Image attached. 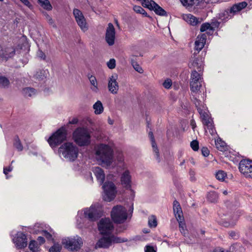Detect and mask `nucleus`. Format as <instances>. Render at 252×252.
I'll list each match as a JSON object with an SVG mask.
<instances>
[{
  "label": "nucleus",
  "mask_w": 252,
  "mask_h": 252,
  "mask_svg": "<svg viewBox=\"0 0 252 252\" xmlns=\"http://www.w3.org/2000/svg\"><path fill=\"white\" fill-rule=\"evenodd\" d=\"M95 114H100L103 111V107L100 101H97L93 105Z\"/></svg>",
  "instance_id": "29"
},
{
  "label": "nucleus",
  "mask_w": 252,
  "mask_h": 252,
  "mask_svg": "<svg viewBox=\"0 0 252 252\" xmlns=\"http://www.w3.org/2000/svg\"><path fill=\"white\" fill-rule=\"evenodd\" d=\"M88 78L91 85L92 86L91 88V90L94 92H98V88L97 86V82L95 77L92 75H88Z\"/></svg>",
  "instance_id": "27"
},
{
  "label": "nucleus",
  "mask_w": 252,
  "mask_h": 252,
  "mask_svg": "<svg viewBox=\"0 0 252 252\" xmlns=\"http://www.w3.org/2000/svg\"><path fill=\"white\" fill-rule=\"evenodd\" d=\"M102 189L104 191L103 199L110 202L116 197L117 190L115 185L111 181H106L103 184Z\"/></svg>",
  "instance_id": "7"
},
{
  "label": "nucleus",
  "mask_w": 252,
  "mask_h": 252,
  "mask_svg": "<svg viewBox=\"0 0 252 252\" xmlns=\"http://www.w3.org/2000/svg\"><path fill=\"white\" fill-rule=\"evenodd\" d=\"M52 230H51L50 232H47L46 230H44L43 231V235L48 239V240H52Z\"/></svg>",
  "instance_id": "52"
},
{
  "label": "nucleus",
  "mask_w": 252,
  "mask_h": 252,
  "mask_svg": "<svg viewBox=\"0 0 252 252\" xmlns=\"http://www.w3.org/2000/svg\"><path fill=\"white\" fill-rule=\"evenodd\" d=\"M133 9L137 13L141 14L146 17H149L145 10L140 6L135 5L133 6Z\"/></svg>",
  "instance_id": "40"
},
{
  "label": "nucleus",
  "mask_w": 252,
  "mask_h": 252,
  "mask_svg": "<svg viewBox=\"0 0 252 252\" xmlns=\"http://www.w3.org/2000/svg\"><path fill=\"white\" fill-rule=\"evenodd\" d=\"M78 122V120L76 118H73L71 121L69 122V123L70 124H76Z\"/></svg>",
  "instance_id": "62"
},
{
  "label": "nucleus",
  "mask_w": 252,
  "mask_h": 252,
  "mask_svg": "<svg viewBox=\"0 0 252 252\" xmlns=\"http://www.w3.org/2000/svg\"><path fill=\"white\" fill-rule=\"evenodd\" d=\"M46 19H47V20L48 21L49 24L51 25H53V26H54V21L52 19V18L48 14L46 15Z\"/></svg>",
  "instance_id": "59"
},
{
  "label": "nucleus",
  "mask_w": 252,
  "mask_h": 252,
  "mask_svg": "<svg viewBox=\"0 0 252 252\" xmlns=\"http://www.w3.org/2000/svg\"><path fill=\"white\" fill-rule=\"evenodd\" d=\"M215 145L217 148L220 151L223 150L225 147V143L222 141L220 137L215 140Z\"/></svg>",
  "instance_id": "35"
},
{
  "label": "nucleus",
  "mask_w": 252,
  "mask_h": 252,
  "mask_svg": "<svg viewBox=\"0 0 252 252\" xmlns=\"http://www.w3.org/2000/svg\"><path fill=\"white\" fill-rule=\"evenodd\" d=\"M247 5V3L245 1L239 2L233 5L230 9L225 10L223 13L220 14V17L222 19L225 20V18H222V16H226V19H229L232 17L234 14L241 11L245 8Z\"/></svg>",
  "instance_id": "10"
},
{
  "label": "nucleus",
  "mask_w": 252,
  "mask_h": 252,
  "mask_svg": "<svg viewBox=\"0 0 252 252\" xmlns=\"http://www.w3.org/2000/svg\"><path fill=\"white\" fill-rule=\"evenodd\" d=\"M66 130L62 127L49 138L48 142L51 147H56L66 140Z\"/></svg>",
  "instance_id": "5"
},
{
  "label": "nucleus",
  "mask_w": 252,
  "mask_h": 252,
  "mask_svg": "<svg viewBox=\"0 0 252 252\" xmlns=\"http://www.w3.org/2000/svg\"><path fill=\"white\" fill-rule=\"evenodd\" d=\"M46 71L44 70H40L36 72L34 75L35 78L38 80H43L46 77Z\"/></svg>",
  "instance_id": "39"
},
{
  "label": "nucleus",
  "mask_w": 252,
  "mask_h": 252,
  "mask_svg": "<svg viewBox=\"0 0 252 252\" xmlns=\"http://www.w3.org/2000/svg\"><path fill=\"white\" fill-rule=\"evenodd\" d=\"M182 220H181V221L179 220V221H178V222H179V223L180 228H181V231L182 233H183V231H185L186 226H185V223H183Z\"/></svg>",
  "instance_id": "60"
},
{
  "label": "nucleus",
  "mask_w": 252,
  "mask_h": 252,
  "mask_svg": "<svg viewBox=\"0 0 252 252\" xmlns=\"http://www.w3.org/2000/svg\"><path fill=\"white\" fill-rule=\"evenodd\" d=\"M73 15L75 21L81 30L85 32L88 30V26L83 13L78 9L73 10Z\"/></svg>",
  "instance_id": "12"
},
{
  "label": "nucleus",
  "mask_w": 252,
  "mask_h": 252,
  "mask_svg": "<svg viewBox=\"0 0 252 252\" xmlns=\"http://www.w3.org/2000/svg\"><path fill=\"white\" fill-rule=\"evenodd\" d=\"M201 82L195 83V82H190V89L193 93H197L199 91L201 87Z\"/></svg>",
  "instance_id": "33"
},
{
  "label": "nucleus",
  "mask_w": 252,
  "mask_h": 252,
  "mask_svg": "<svg viewBox=\"0 0 252 252\" xmlns=\"http://www.w3.org/2000/svg\"><path fill=\"white\" fill-rule=\"evenodd\" d=\"M121 183L122 185L126 189H129L131 191V176L128 170L125 171L121 176Z\"/></svg>",
  "instance_id": "18"
},
{
  "label": "nucleus",
  "mask_w": 252,
  "mask_h": 252,
  "mask_svg": "<svg viewBox=\"0 0 252 252\" xmlns=\"http://www.w3.org/2000/svg\"><path fill=\"white\" fill-rule=\"evenodd\" d=\"M172 85V81L170 79H166L163 83V87L166 89H169L170 88Z\"/></svg>",
  "instance_id": "51"
},
{
  "label": "nucleus",
  "mask_w": 252,
  "mask_h": 252,
  "mask_svg": "<svg viewBox=\"0 0 252 252\" xmlns=\"http://www.w3.org/2000/svg\"><path fill=\"white\" fill-rule=\"evenodd\" d=\"M173 210L177 220L181 221L183 220L182 210L179 203L177 200H175L173 202Z\"/></svg>",
  "instance_id": "25"
},
{
  "label": "nucleus",
  "mask_w": 252,
  "mask_h": 252,
  "mask_svg": "<svg viewBox=\"0 0 252 252\" xmlns=\"http://www.w3.org/2000/svg\"><path fill=\"white\" fill-rule=\"evenodd\" d=\"M201 152L204 157H207L209 154V151L206 147H203L201 149Z\"/></svg>",
  "instance_id": "56"
},
{
  "label": "nucleus",
  "mask_w": 252,
  "mask_h": 252,
  "mask_svg": "<svg viewBox=\"0 0 252 252\" xmlns=\"http://www.w3.org/2000/svg\"><path fill=\"white\" fill-rule=\"evenodd\" d=\"M149 135L151 140L152 146V148L153 149V151L155 154L156 158L157 159L158 161L159 162L160 159H159V155L158 150V149L157 144L155 141L153 132H149Z\"/></svg>",
  "instance_id": "26"
},
{
  "label": "nucleus",
  "mask_w": 252,
  "mask_h": 252,
  "mask_svg": "<svg viewBox=\"0 0 252 252\" xmlns=\"http://www.w3.org/2000/svg\"><path fill=\"white\" fill-rule=\"evenodd\" d=\"M183 4L185 5H192L193 4V0H181Z\"/></svg>",
  "instance_id": "54"
},
{
  "label": "nucleus",
  "mask_w": 252,
  "mask_h": 252,
  "mask_svg": "<svg viewBox=\"0 0 252 252\" xmlns=\"http://www.w3.org/2000/svg\"><path fill=\"white\" fill-rule=\"evenodd\" d=\"M196 53L194 54V59L189 62V65L190 68L196 67L198 71H201L203 68V62L202 58H195Z\"/></svg>",
  "instance_id": "24"
},
{
  "label": "nucleus",
  "mask_w": 252,
  "mask_h": 252,
  "mask_svg": "<svg viewBox=\"0 0 252 252\" xmlns=\"http://www.w3.org/2000/svg\"><path fill=\"white\" fill-rule=\"evenodd\" d=\"M98 227L100 232L105 235L111 234L114 230L113 223L108 218L102 219L98 224Z\"/></svg>",
  "instance_id": "9"
},
{
  "label": "nucleus",
  "mask_w": 252,
  "mask_h": 252,
  "mask_svg": "<svg viewBox=\"0 0 252 252\" xmlns=\"http://www.w3.org/2000/svg\"><path fill=\"white\" fill-rule=\"evenodd\" d=\"M13 242L18 249H23L27 246V239L25 234L18 232L13 239Z\"/></svg>",
  "instance_id": "16"
},
{
  "label": "nucleus",
  "mask_w": 252,
  "mask_h": 252,
  "mask_svg": "<svg viewBox=\"0 0 252 252\" xmlns=\"http://www.w3.org/2000/svg\"><path fill=\"white\" fill-rule=\"evenodd\" d=\"M116 38V31L113 25L109 23L106 29L105 40L109 46H112L115 43Z\"/></svg>",
  "instance_id": "15"
},
{
  "label": "nucleus",
  "mask_w": 252,
  "mask_h": 252,
  "mask_svg": "<svg viewBox=\"0 0 252 252\" xmlns=\"http://www.w3.org/2000/svg\"><path fill=\"white\" fill-rule=\"evenodd\" d=\"M206 33H202L198 35L195 42V50L198 53L204 47L206 43Z\"/></svg>",
  "instance_id": "20"
},
{
  "label": "nucleus",
  "mask_w": 252,
  "mask_h": 252,
  "mask_svg": "<svg viewBox=\"0 0 252 252\" xmlns=\"http://www.w3.org/2000/svg\"><path fill=\"white\" fill-rule=\"evenodd\" d=\"M110 236H103L98 240L95 245L96 248H108L111 246Z\"/></svg>",
  "instance_id": "21"
},
{
  "label": "nucleus",
  "mask_w": 252,
  "mask_h": 252,
  "mask_svg": "<svg viewBox=\"0 0 252 252\" xmlns=\"http://www.w3.org/2000/svg\"><path fill=\"white\" fill-rule=\"evenodd\" d=\"M84 214L85 218H88L91 221H94L101 216V213L98 208L92 205L89 208L84 210Z\"/></svg>",
  "instance_id": "14"
},
{
  "label": "nucleus",
  "mask_w": 252,
  "mask_h": 252,
  "mask_svg": "<svg viewBox=\"0 0 252 252\" xmlns=\"http://www.w3.org/2000/svg\"><path fill=\"white\" fill-rule=\"evenodd\" d=\"M23 94L26 97H32L36 94V91L33 88H26L23 90Z\"/></svg>",
  "instance_id": "31"
},
{
  "label": "nucleus",
  "mask_w": 252,
  "mask_h": 252,
  "mask_svg": "<svg viewBox=\"0 0 252 252\" xmlns=\"http://www.w3.org/2000/svg\"><path fill=\"white\" fill-rule=\"evenodd\" d=\"M240 172L246 178H252V161L248 159H243L239 166Z\"/></svg>",
  "instance_id": "13"
},
{
  "label": "nucleus",
  "mask_w": 252,
  "mask_h": 252,
  "mask_svg": "<svg viewBox=\"0 0 252 252\" xmlns=\"http://www.w3.org/2000/svg\"><path fill=\"white\" fill-rule=\"evenodd\" d=\"M13 169V167L11 166H9L8 167H4L3 168V173L5 175H7L8 172H11Z\"/></svg>",
  "instance_id": "58"
},
{
  "label": "nucleus",
  "mask_w": 252,
  "mask_h": 252,
  "mask_svg": "<svg viewBox=\"0 0 252 252\" xmlns=\"http://www.w3.org/2000/svg\"><path fill=\"white\" fill-rule=\"evenodd\" d=\"M219 24V23L218 22H213L212 23V25L208 23H204L201 26L200 31L201 32L206 31V34L212 35L215 31V28L218 27Z\"/></svg>",
  "instance_id": "19"
},
{
  "label": "nucleus",
  "mask_w": 252,
  "mask_h": 252,
  "mask_svg": "<svg viewBox=\"0 0 252 252\" xmlns=\"http://www.w3.org/2000/svg\"><path fill=\"white\" fill-rule=\"evenodd\" d=\"M37 57L41 60H45L46 59L45 54L41 51L39 50L37 52Z\"/></svg>",
  "instance_id": "50"
},
{
  "label": "nucleus",
  "mask_w": 252,
  "mask_h": 252,
  "mask_svg": "<svg viewBox=\"0 0 252 252\" xmlns=\"http://www.w3.org/2000/svg\"><path fill=\"white\" fill-rule=\"evenodd\" d=\"M62 246L59 244H55L49 250V252H60Z\"/></svg>",
  "instance_id": "43"
},
{
  "label": "nucleus",
  "mask_w": 252,
  "mask_h": 252,
  "mask_svg": "<svg viewBox=\"0 0 252 252\" xmlns=\"http://www.w3.org/2000/svg\"><path fill=\"white\" fill-rule=\"evenodd\" d=\"M107 66L110 69H113L116 66V61L114 59H110L107 63Z\"/></svg>",
  "instance_id": "46"
},
{
  "label": "nucleus",
  "mask_w": 252,
  "mask_h": 252,
  "mask_svg": "<svg viewBox=\"0 0 252 252\" xmlns=\"http://www.w3.org/2000/svg\"><path fill=\"white\" fill-rule=\"evenodd\" d=\"M37 240L39 242V243H40V244H43L44 242H45L44 238L43 237H41V236L38 237Z\"/></svg>",
  "instance_id": "61"
},
{
  "label": "nucleus",
  "mask_w": 252,
  "mask_h": 252,
  "mask_svg": "<svg viewBox=\"0 0 252 252\" xmlns=\"http://www.w3.org/2000/svg\"><path fill=\"white\" fill-rule=\"evenodd\" d=\"M111 244H117V243H121L123 242H127V239L125 238H121L120 237H118L115 236L114 235L110 236Z\"/></svg>",
  "instance_id": "30"
},
{
  "label": "nucleus",
  "mask_w": 252,
  "mask_h": 252,
  "mask_svg": "<svg viewBox=\"0 0 252 252\" xmlns=\"http://www.w3.org/2000/svg\"><path fill=\"white\" fill-rule=\"evenodd\" d=\"M118 75L115 73L112 74L108 79V88L112 94H117L119 90V84L117 81Z\"/></svg>",
  "instance_id": "17"
},
{
  "label": "nucleus",
  "mask_w": 252,
  "mask_h": 252,
  "mask_svg": "<svg viewBox=\"0 0 252 252\" xmlns=\"http://www.w3.org/2000/svg\"><path fill=\"white\" fill-rule=\"evenodd\" d=\"M25 5L27 6L30 9L33 8L32 5L30 3L28 0H20Z\"/></svg>",
  "instance_id": "53"
},
{
  "label": "nucleus",
  "mask_w": 252,
  "mask_h": 252,
  "mask_svg": "<svg viewBox=\"0 0 252 252\" xmlns=\"http://www.w3.org/2000/svg\"><path fill=\"white\" fill-rule=\"evenodd\" d=\"M93 171L97 181L100 185H102L105 178L103 170L99 167H95L93 168Z\"/></svg>",
  "instance_id": "23"
},
{
  "label": "nucleus",
  "mask_w": 252,
  "mask_h": 252,
  "mask_svg": "<svg viewBox=\"0 0 252 252\" xmlns=\"http://www.w3.org/2000/svg\"><path fill=\"white\" fill-rule=\"evenodd\" d=\"M59 153L67 160L73 161L78 156L79 149L73 143L66 142L59 148Z\"/></svg>",
  "instance_id": "3"
},
{
  "label": "nucleus",
  "mask_w": 252,
  "mask_h": 252,
  "mask_svg": "<svg viewBox=\"0 0 252 252\" xmlns=\"http://www.w3.org/2000/svg\"><path fill=\"white\" fill-rule=\"evenodd\" d=\"M201 75L195 70L192 72L190 77V82H195V83L202 82Z\"/></svg>",
  "instance_id": "28"
},
{
  "label": "nucleus",
  "mask_w": 252,
  "mask_h": 252,
  "mask_svg": "<svg viewBox=\"0 0 252 252\" xmlns=\"http://www.w3.org/2000/svg\"><path fill=\"white\" fill-rule=\"evenodd\" d=\"M213 252H223V249L220 248H218L215 249Z\"/></svg>",
  "instance_id": "64"
},
{
  "label": "nucleus",
  "mask_w": 252,
  "mask_h": 252,
  "mask_svg": "<svg viewBox=\"0 0 252 252\" xmlns=\"http://www.w3.org/2000/svg\"><path fill=\"white\" fill-rule=\"evenodd\" d=\"M117 160L120 163H123V168H125L126 167V165L124 163V158L123 155H120L117 157Z\"/></svg>",
  "instance_id": "55"
},
{
  "label": "nucleus",
  "mask_w": 252,
  "mask_h": 252,
  "mask_svg": "<svg viewBox=\"0 0 252 252\" xmlns=\"http://www.w3.org/2000/svg\"><path fill=\"white\" fill-rule=\"evenodd\" d=\"M64 247L70 251H77L80 249L83 244L82 238L77 235L73 237H68L62 241Z\"/></svg>",
  "instance_id": "8"
},
{
  "label": "nucleus",
  "mask_w": 252,
  "mask_h": 252,
  "mask_svg": "<svg viewBox=\"0 0 252 252\" xmlns=\"http://www.w3.org/2000/svg\"><path fill=\"white\" fill-rule=\"evenodd\" d=\"M189 179L191 182H195L196 180L195 177V172L192 169H190L189 171Z\"/></svg>",
  "instance_id": "49"
},
{
  "label": "nucleus",
  "mask_w": 252,
  "mask_h": 252,
  "mask_svg": "<svg viewBox=\"0 0 252 252\" xmlns=\"http://www.w3.org/2000/svg\"><path fill=\"white\" fill-rule=\"evenodd\" d=\"M96 159L104 166H110L113 160V150L109 145L99 144L94 147Z\"/></svg>",
  "instance_id": "1"
},
{
  "label": "nucleus",
  "mask_w": 252,
  "mask_h": 252,
  "mask_svg": "<svg viewBox=\"0 0 252 252\" xmlns=\"http://www.w3.org/2000/svg\"><path fill=\"white\" fill-rule=\"evenodd\" d=\"M13 146L18 151H22L23 150V145L18 137H15Z\"/></svg>",
  "instance_id": "36"
},
{
  "label": "nucleus",
  "mask_w": 252,
  "mask_h": 252,
  "mask_svg": "<svg viewBox=\"0 0 252 252\" xmlns=\"http://www.w3.org/2000/svg\"><path fill=\"white\" fill-rule=\"evenodd\" d=\"M145 252H156L154 248L150 246H147L145 248Z\"/></svg>",
  "instance_id": "57"
},
{
  "label": "nucleus",
  "mask_w": 252,
  "mask_h": 252,
  "mask_svg": "<svg viewBox=\"0 0 252 252\" xmlns=\"http://www.w3.org/2000/svg\"><path fill=\"white\" fill-rule=\"evenodd\" d=\"M207 198L211 202H216L218 199V195L215 191H210L207 195Z\"/></svg>",
  "instance_id": "34"
},
{
  "label": "nucleus",
  "mask_w": 252,
  "mask_h": 252,
  "mask_svg": "<svg viewBox=\"0 0 252 252\" xmlns=\"http://www.w3.org/2000/svg\"><path fill=\"white\" fill-rule=\"evenodd\" d=\"M183 18L185 21L192 26H196L202 21V18H197L190 14H185Z\"/></svg>",
  "instance_id": "22"
},
{
  "label": "nucleus",
  "mask_w": 252,
  "mask_h": 252,
  "mask_svg": "<svg viewBox=\"0 0 252 252\" xmlns=\"http://www.w3.org/2000/svg\"><path fill=\"white\" fill-rule=\"evenodd\" d=\"M0 57L5 59L9 57L5 49H4L2 46H0Z\"/></svg>",
  "instance_id": "45"
},
{
  "label": "nucleus",
  "mask_w": 252,
  "mask_h": 252,
  "mask_svg": "<svg viewBox=\"0 0 252 252\" xmlns=\"http://www.w3.org/2000/svg\"><path fill=\"white\" fill-rule=\"evenodd\" d=\"M215 176L217 180L222 182L226 177V173L224 171L219 170L216 172Z\"/></svg>",
  "instance_id": "38"
},
{
  "label": "nucleus",
  "mask_w": 252,
  "mask_h": 252,
  "mask_svg": "<svg viewBox=\"0 0 252 252\" xmlns=\"http://www.w3.org/2000/svg\"><path fill=\"white\" fill-rule=\"evenodd\" d=\"M190 125L192 126V129H193L196 127L195 122L194 120H191L190 121Z\"/></svg>",
  "instance_id": "63"
},
{
  "label": "nucleus",
  "mask_w": 252,
  "mask_h": 252,
  "mask_svg": "<svg viewBox=\"0 0 252 252\" xmlns=\"http://www.w3.org/2000/svg\"><path fill=\"white\" fill-rule=\"evenodd\" d=\"M41 6L47 10H51L52 6L48 0H38Z\"/></svg>",
  "instance_id": "32"
},
{
  "label": "nucleus",
  "mask_w": 252,
  "mask_h": 252,
  "mask_svg": "<svg viewBox=\"0 0 252 252\" xmlns=\"http://www.w3.org/2000/svg\"><path fill=\"white\" fill-rule=\"evenodd\" d=\"M195 99L196 100L195 104L198 113L200 115L203 124L206 127H205L206 132L208 130L211 135H215L217 132L214 127L212 119L209 116L208 113L206 111L205 107L203 103L196 98H195Z\"/></svg>",
  "instance_id": "2"
},
{
  "label": "nucleus",
  "mask_w": 252,
  "mask_h": 252,
  "mask_svg": "<svg viewBox=\"0 0 252 252\" xmlns=\"http://www.w3.org/2000/svg\"><path fill=\"white\" fill-rule=\"evenodd\" d=\"M77 226L78 228H82L84 227V222L85 221V220L83 218H82L80 217L77 216Z\"/></svg>",
  "instance_id": "44"
},
{
  "label": "nucleus",
  "mask_w": 252,
  "mask_h": 252,
  "mask_svg": "<svg viewBox=\"0 0 252 252\" xmlns=\"http://www.w3.org/2000/svg\"><path fill=\"white\" fill-rule=\"evenodd\" d=\"M148 224L150 227H155L157 225V219L155 216L149 217L148 220Z\"/></svg>",
  "instance_id": "41"
},
{
  "label": "nucleus",
  "mask_w": 252,
  "mask_h": 252,
  "mask_svg": "<svg viewBox=\"0 0 252 252\" xmlns=\"http://www.w3.org/2000/svg\"><path fill=\"white\" fill-rule=\"evenodd\" d=\"M190 147L194 151H196L199 149L198 142L197 140H193L190 143Z\"/></svg>",
  "instance_id": "48"
},
{
  "label": "nucleus",
  "mask_w": 252,
  "mask_h": 252,
  "mask_svg": "<svg viewBox=\"0 0 252 252\" xmlns=\"http://www.w3.org/2000/svg\"><path fill=\"white\" fill-rule=\"evenodd\" d=\"M74 142L80 146L89 145L91 143V134L89 131L85 128L79 127L73 133Z\"/></svg>",
  "instance_id": "4"
},
{
  "label": "nucleus",
  "mask_w": 252,
  "mask_h": 252,
  "mask_svg": "<svg viewBox=\"0 0 252 252\" xmlns=\"http://www.w3.org/2000/svg\"><path fill=\"white\" fill-rule=\"evenodd\" d=\"M111 216L113 220L115 223H122L127 219V210L123 206L117 205L113 208Z\"/></svg>",
  "instance_id": "6"
},
{
  "label": "nucleus",
  "mask_w": 252,
  "mask_h": 252,
  "mask_svg": "<svg viewBox=\"0 0 252 252\" xmlns=\"http://www.w3.org/2000/svg\"><path fill=\"white\" fill-rule=\"evenodd\" d=\"M142 3L144 7L154 10L157 15L167 16V13L154 0H143Z\"/></svg>",
  "instance_id": "11"
},
{
  "label": "nucleus",
  "mask_w": 252,
  "mask_h": 252,
  "mask_svg": "<svg viewBox=\"0 0 252 252\" xmlns=\"http://www.w3.org/2000/svg\"><path fill=\"white\" fill-rule=\"evenodd\" d=\"M29 248L32 252H38L39 251V248L35 241H31L29 244Z\"/></svg>",
  "instance_id": "42"
},
{
  "label": "nucleus",
  "mask_w": 252,
  "mask_h": 252,
  "mask_svg": "<svg viewBox=\"0 0 252 252\" xmlns=\"http://www.w3.org/2000/svg\"><path fill=\"white\" fill-rule=\"evenodd\" d=\"M10 82L8 78L4 76H0V87L2 88H8Z\"/></svg>",
  "instance_id": "37"
},
{
  "label": "nucleus",
  "mask_w": 252,
  "mask_h": 252,
  "mask_svg": "<svg viewBox=\"0 0 252 252\" xmlns=\"http://www.w3.org/2000/svg\"><path fill=\"white\" fill-rule=\"evenodd\" d=\"M132 65L134 68V69L137 71L138 72L140 73H142L143 72V70L142 68L136 63L133 62L132 63Z\"/></svg>",
  "instance_id": "47"
}]
</instances>
